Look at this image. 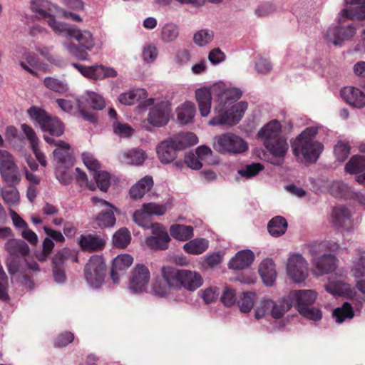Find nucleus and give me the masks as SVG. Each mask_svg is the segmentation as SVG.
Wrapping results in <instances>:
<instances>
[{"instance_id": "nucleus-1", "label": "nucleus", "mask_w": 365, "mask_h": 365, "mask_svg": "<svg viewBox=\"0 0 365 365\" xmlns=\"http://www.w3.org/2000/svg\"><path fill=\"white\" fill-rule=\"evenodd\" d=\"M213 91L219 97L217 105L214 108V116L209 120L210 125L237 124L248 108L246 101H237L242 92L237 88L227 87L222 82L213 85Z\"/></svg>"}, {"instance_id": "nucleus-2", "label": "nucleus", "mask_w": 365, "mask_h": 365, "mask_svg": "<svg viewBox=\"0 0 365 365\" xmlns=\"http://www.w3.org/2000/svg\"><path fill=\"white\" fill-rule=\"evenodd\" d=\"M317 133V126L302 131L292 144L293 154L305 162L315 163L324 150L323 144L315 139Z\"/></svg>"}, {"instance_id": "nucleus-3", "label": "nucleus", "mask_w": 365, "mask_h": 365, "mask_svg": "<svg viewBox=\"0 0 365 365\" xmlns=\"http://www.w3.org/2000/svg\"><path fill=\"white\" fill-rule=\"evenodd\" d=\"M58 34H65L68 38L76 40L78 44L66 41L63 43L65 49L72 56L81 60L87 59L88 54L85 51H91L94 46V38L92 34L87 30H81L68 24L63 23Z\"/></svg>"}, {"instance_id": "nucleus-4", "label": "nucleus", "mask_w": 365, "mask_h": 365, "mask_svg": "<svg viewBox=\"0 0 365 365\" xmlns=\"http://www.w3.org/2000/svg\"><path fill=\"white\" fill-rule=\"evenodd\" d=\"M145 106H153L148 115L147 121H143L141 126L146 130H150V127L148 123L155 127H163L169 121V113L170 110V103L166 99L148 98L145 101Z\"/></svg>"}, {"instance_id": "nucleus-5", "label": "nucleus", "mask_w": 365, "mask_h": 365, "mask_svg": "<svg viewBox=\"0 0 365 365\" xmlns=\"http://www.w3.org/2000/svg\"><path fill=\"white\" fill-rule=\"evenodd\" d=\"M107 269L102 257L92 256L84 268L85 279L90 288L97 289L105 282Z\"/></svg>"}, {"instance_id": "nucleus-6", "label": "nucleus", "mask_w": 365, "mask_h": 365, "mask_svg": "<svg viewBox=\"0 0 365 365\" xmlns=\"http://www.w3.org/2000/svg\"><path fill=\"white\" fill-rule=\"evenodd\" d=\"M31 9L38 19L45 20L55 33L61 29L63 23L56 20L61 11L58 6L48 0H34L31 4Z\"/></svg>"}, {"instance_id": "nucleus-7", "label": "nucleus", "mask_w": 365, "mask_h": 365, "mask_svg": "<svg viewBox=\"0 0 365 365\" xmlns=\"http://www.w3.org/2000/svg\"><path fill=\"white\" fill-rule=\"evenodd\" d=\"M213 148L222 154L235 155L247 151L248 145L240 136L232 133H227L215 138Z\"/></svg>"}, {"instance_id": "nucleus-8", "label": "nucleus", "mask_w": 365, "mask_h": 365, "mask_svg": "<svg viewBox=\"0 0 365 365\" xmlns=\"http://www.w3.org/2000/svg\"><path fill=\"white\" fill-rule=\"evenodd\" d=\"M28 113L32 120L38 123L43 132H48L51 135L60 136L63 133V123L56 118L51 117L44 110L31 107Z\"/></svg>"}, {"instance_id": "nucleus-9", "label": "nucleus", "mask_w": 365, "mask_h": 365, "mask_svg": "<svg viewBox=\"0 0 365 365\" xmlns=\"http://www.w3.org/2000/svg\"><path fill=\"white\" fill-rule=\"evenodd\" d=\"M286 273L294 283L304 282L309 276L307 260L299 253L290 254L287 260Z\"/></svg>"}, {"instance_id": "nucleus-10", "label": "nucleus", "mask_w": 365, "mask_h": 365, "mask_svg": "<svg viewBox=\"0 0 365 365\" xmlns=\"http://www.w3.org/2000/svg\"><path fill=\"white\" fill-rule=\"evenodd\" d=\"M0 174L2 180L10 186L21 181V173L14 156L7 150L0 149Z\"/></svg>"}, {"instance_id": "nucleus-11", "label": "nucleus", "mask_w": 365, "mask_h": 365, "mask_svg": "<svg viewBox=\"0 0 365 365\" xmlns=\"http://www.w3.org/2000/svg\"><path fill=\"white\" fill-rule=\"evenodd\" d=\"M78 110L82 117L91 123L96 121V117L91 113L86 112L87 108L102 110L106 106L104 98L98 93L87 91L77 99Z\"/></svg>"}, {"instance_id": "nucleus-12", "label": "nucleus", "mask_w": 365, "mask_h": 365, "mask_svg": "<svg viewBox=\"0 0 365 365\" xmlns=\"http://www.w3.org/2000/svg\"><path fill=\"white\" fill-rule=\"evenodd\" d=\"M91 201L96 209H102L94 218L95 227L106 228L114 226L116 221L114 210L116 211L117 209L108 201L97 197H91Z\"/></svg>"}, {"instance_id": "nucleus-13", "label": "nucleus", "mask_w": 365, "mask_h": 365, "mask_svg": "<svg viewBox=\"0 0 365 365\" xmlns=\"http://www.w3.org/2000/svg\"><path fill=\"white\" fill-rule=\"evenodd\" d=\"M150 272L144 264H138L133 269L128 284V290L133 294L149 292Z\"/></svg>"}, {"instance_id": "nucleus-14", "label": "nucleus", "mask_w": 365, "mask_h": 365, "mask_svg": "<svg viewBox=\"0 0 365 365\" xmlns=\"http://www.w3.org/2000/svg\"><path fill=\"white\" fill-rule=\"evenodd\" d=\"M339 23L348 20H365V0H343L342 8L336 14Z\"/></svg>"}, {"instance_id": "nucleus-15", "label": "nucleus", "mask_w": 365, "mask_h": 365, "mask_svg": "<svg viewBox=\"0 0 365 365\" xmlns=\"http://www.w3.org/2000/svg\"><path fill=\"white\" fill-rule=\"evenodd\" d=\"M312 265V274L320 277L334 271L339 259L331 254L322 253L320 255H310Z\"/></svg>"}, {"instance_id": "nucleus-16", "label": "nucleus", "mask_w": 365, "mask_h": 365, "mask_svg": "<svg viewBox=\"0 0 365 365\" xmlns=\"http://www.w3.org/2000/svg\"><path fill=\"white\" fill-rule=\"evenodd\" d=\"M325 289L327 292L335 296H343L349 299H353L357 295L354 287L345 282L341 276L337 274H333L329 277L327 284L325 285Z\"/></svg>"}, {"instance_id": "nucleus-17", "label": "nucleus", "mask_w": 365, "mask_h": 365, "mask_svg": "<svg viewBox=\"0 0 365 365\" xmlns=\"http://www.w3.org/2000/svg\"><path fill=\"white\" fill-rule=\"evenodd\" d=\"M150 229L152 235L146 237V245L151 249H167L170 238L166 228L163 225L155 222L150 226Z\"/></svg>"}, {"instance_id": "nucleus-18", "label": "nucleus", "mask_w": 365, "mask_h": 365, "mask_svg": "<svg viewBox=\"0 0 365 365\" xmlns=\"http://www.w3.org/2000/svg\"><path fill=\"white\" fill-rule=\"evenodd\" d=\"M271 157L269 162L274 165L280 166L284 164L289 145L284 137L268 142L264 145Z\"/></svg>"}, {"instance_id": "nucleus-19", "label": "nucleus", "mask_w": 365, "mask_h": 365, "mask_svg": "<svg viewBox=\"0 0 365 365\" xmlns=\"http://www.w3.org/2000/svg\"><path fill=\"white\" fill-rule=\"evenodd\" d=\"M73 66L76 68L83 76L93 79L115 78L118 75V72L113 68L104 66L103 65L87 67L73 63Z\"/></svg>"}, {"instance_id": "nucleus-20", "label": "nucleus", "mask_w": 365, "mask_h": 365, "mask_svg": "<svg viewBox=\"0 0 365 365\" xmlns=\"http://www.w3.org/2000/svg\"><path fill=\"white\" fill-rule=\"evenodd\" d=\"M289 302H292V306L294 305L298 312L301 309H304L311 306L317 299V293L312 289L294 290L287 295Z\"/></svg>"}, {"instance_id": "nucleus-21", "label": "nucleus", "mask_w": 365, "mask_h": 365, "mask_svg": "<svg viewBox=\"0 0 365 365\" xmlns=\"http://www.w3.org/2000/svg\"><path fill=\"white\" fill-rule=\"evenodd\" d=\"M351 216V212L347 207L338 205L333 208L331 221L336 227L349 232L354 228Z\"/></svg>"}, {"instance_id": "nucleus-22", "label": "nucleus", "mask_w": 365, "mask_h": 365, "mask_svg": "<svg viewBox=\"0 0 365 365\" xmlns=\"http://www.w3.org/2000/svg\"><path fill=\"white\" fill-rule=\"evenodd\" d=\"M340 96L352 108L361 109L365 107V93L354 86H346L341 89Z\"/></svg>"}, {"instance_id": "nucleus-23", "label": "nucleus", "mask_w": 365, "mask_h": 365, "mask_svg": "<svg viewBox=\"0 0 365 365\" xmlns=\"http://www.w3.org/2000/svg\"><path fill=\"white\" fill-rule=\"evenodd\" d=\"M178 150L171 138L161 141L155 148L157 157L163 165L173 163L177 158Z\"/></svg>"}, {"instance_id": "nucleus-24", "label": "nucleus", "mask_w": 365, "mask_h": 365, "mask_svg": "<svg viewBox=\"0 0 365 365\" xmlns=\"http://www.w3.org/2000/svg\"><path fill=\"white\" fill-rule=\"evenodd\" d=\"M212 88L213 86L211 88L202 87L195 91V99L202 117H207L210 113L212 93L217 95Z\"/></svg>"}, {"instance_id": "nucleus-25", "label": "nucleus", "mask_w": 365, "mask_h": 365, "mask_svg": "<svg viewBox=\"0 0 365 365\" xmlns=\"http://www.w3.org/2000/svg\"><path fill=\"white\" fill-rule=\"evenodd\" d=\"M257 136L263 143V145L282 138L280 123L277 120H272L260 128L258 131Z\"/></svg>"}, {"instance_id": "nucleus-26", "label": "nucleus", "mask_w": 365, "mask_h": 365, "mask_svg": "<svg viewBox=\"0 0 365 365\" xmlns=\"http://www.w3.org/2000/svg\"><path fill=\"white\" fill-rule=\"evenodd\" d=\"M78 244L84 251L98 252L105 247L106 240L98 235H81L78 238Z\"/></svg>"}, {"instance_id": "nucleus-27", "label": "nucleus", "mask_w": 365, "mask_h": 365, "mask_svg": "<svg viewBox=\"0 0 365 365\" xmlns=\"http://www.w3.org/2000/svg\"><path fill=\"white\" fill-rule=\"evenodd\" d=\"M255 260V254L250 250L239 251L229 262L230 269L239 270L250 266Z\"/></svg>"}, {"instance_id": "nucleus-28", "label": "nucleus", "mask_w": 365, "mask_h": 365, "mask_svg": "<svg viewBox=\"0 0 365 365\" xmlns=\"http://www.w3.org/2000/svg\"><path fill=\"white\" fill-rule=\"evenodd\" d=\"M321 192H328L336 197L348 196L349 187L342 182H331L328 180H321L318 182Z\"/></svg>"}, {"instance_id": "nucleus-29", "label": "nucleus", "mask_w": 365, "mask_h": 365, "mask_svg": "<svg viewBox=\"0 0 365 365\" xmlns=\"http://www.w3.org/2000/svg\"><path fill=\"white\" fill-rule=\"evenodd\" d=\"M21 127L26 138L30 143L31 149L35 154L36 159L42 166H46V156L38 148L39 139L35 131L27 124H21Z\"/></svg>"}, {"instance_id": "nucleus-30", "label": "nucleus", "mask_w": 365, "mask_h": 365, "mask_svg": "<svg viewBox=\"0 0 365 365\" xmlns=\"http://www.w3.org/2000/svg\"><path fill=\"white\" fill-rule=\"evenodd\" d=\"M153 186V178L150 175H146L131 186L129 190L130 197L135 200H140L150 190Z\"/></svg>"}, {"instance_id": "nucleus-31", "label": "nucleus", "mask_w": 365, "mask_h": 365, "mask_svg": "<svg viewBox=\"0 0 365 365\" xmlns=\"http://www.w3.org/2000/svg\"><path fill=\"white\" fill-rule=\"evenodd\" d=\"M161 275L170 290L182 289L181 269L172 267H163L161 269Z\"/></svg>"}, {"instance_id": "nucleus-32", "label": "nucleus", "mask_w": 365, "mask_h": 365, "mask_svg": "<svg viewBox=\"0 0 365 365\" xmlns=\"http://www.w3.org/2000/svg\"><path fill=\"white\" fill-rule=\"evenodd\" d=\"M202 278L198 272L188 269H181L182 288L188 291H195L202 286Z\"/></svg>"}, {"instance_id": "nucleus-33", "label": "nucleus", "mask_w": 365, "mask_h": 365, "mask_svg": "<svg viewBox=\"0 0 365 365\" xmlns=\"http://www.w3.org/2000/svg\"><path fill=\"white\" fill-rule=\"evenodd\" d=\"M259 273L266 286H272L276 280L277 272L272 259H265L259 265Z\"/></svg>"}, {"instance_id": "nucleus-34", "label": "nucleus", "mask_w": 365, "mask_h": 365, "mask_svg": "<svg viewBox=\"0 0 365 365\" xmlns=\"http://www.w3.org/2000/svg\"><path fill=\"white\" fill-rule=\"evenodd\" d=\"M178 121L183 125H187L193 122L196 113L195 104L191 101H185L176 108Z\"/></svg>"}, {"instance_id": "nucleus-35", "label": "nucleus", "mask_w": 365, "mask_h": 365, "mask_svg": "<svg viewBox=\"0 0 365 365\" xmlns=\"http://www.w3.org/2000/svg\"><path fill=\"white\" fill-rule=\"evenodd\" d=\"M43 139L46 143L57 147V148L53 150V158L58 161V163L65 162L70 158L68 151L71 146L68 143L60 140H56L46 135H43Z\"/></svg>"}, {"instance_id": "nucleus-36", "label": "nucleus", "mask_w": 365, "mask_h": 365, "mask_svg": "<svg viewBox=\"0 0 365 365\" xmlns=\"http://www.w3.org/2000/svg\"><path fill=\"white\" fill-rule=\"evenodd\" d=\"M209 245V240L205 238H195L186 242L183 245V250L188 254L200 255L207 250Z\"/></svg>"}, {"instance_id": "nucleus-37", "label": "nucleus", "mask_w": 365, "mask_h": 365, "mask_svg": "<svg viewBox=\"0 0 365 365\" xmlns=\"http://www.w3.org/2000/svg\"><path fill=\"white\" fill-rule=\"evenodd\" d=\"M146 158L145 153L140 149H132L123 152L120 155L123 163L134 165H142Z\"/></svg>"}, {"instance_id": "nucleus-38", "label": "nucleus", "mask_w": 365, "mask_h": 365, "mask_svg": "<svg viewBox=\"0 0 365 365\" xmlns=\"http://www.w3.org/2000/svg\"><path fill=\"white\" fill-rule=\"evenodd\" d=\"M5 250L11 256H25L29 252L28 245L23 240L12 237L5 243Z\"/></svg>"}, {"instance_id": "nucleus-39", "label": "nucleus", "mask_w": 365, "mask_h": 365, "mask_svg": "<svg viewBox=\"0 0 365 365\" xmlns=\"http://www.w3.org/2000/svg\"><path fill=\"white\" fill-rule=\"evenodd\" d=\"M170 233L173 238L178 241H187L194 235L193 227L182 224H173L170 227Z\"/></svg>"}, {"instance_id": "nucleus-40", "label": "nucleus", "mask_w": 365, "mask_h": 365, "mask_svg": "<svg viewBox=\"0 0 365 365\" xmlns=\"http://www.w3.org/2000/svg\"><path fill=\"white\" fill-rule=\"evenodd\" d=\"M147 97V91L143 88H135L121 93L118 96L120 103L131 106Z\"/></svg>"}, {"instance_id": "nucleus-41", "label": "nucleus", "mask_w": 365, "mask_h": 365, "mask_svg": "<svg viewBox=\"0 0 365 365\" xmlns=\"http://www.w3.org/2000/svg\"><path fill=\"white\" fill-rule=\"evenodd\" d=\"M171 138L178 150L195 145L198 143L197 135L190 132L179 133Z\"/></svg>"}, {"instance_id": "nucleus-42", "label": "nucleus", "mask_w": 365, "mask_h": 365, "mask_svg": "<svg viewBox=\"0 0 365 365\" xmlns=\"http://www.w3.org/2000/svg\"><path fill=\"white\" fill-rule=\"evenodd\" d=\"M340 249L338 242L328 240L320 243H313L309 247V255H320L326 252H336Z\"/></svg>"}, {"instance_id": "nucleus-43", "label": "nucleus", "mask_w": 365, "mask_h": 365, "mask_svg": "<svg viewBox=\"0 0 365 365\" xmlns=\"http://www.w3.org/2000/svg\"><path fill=\"white\" fill-rule=\"evenodd\" d=\"M287 228V222L282 216H276L273 217L267 225L269 233L274 237H278L284 235Z\"/></svg>"}, {"instance_id": "nucleus-44", "label": "nucleus", "mask_w": 365, "mask_h": 365, "mask_svg": "<svg viewBox=\"0 0 365 365\" xmlns=\"http://www.w3.org/2000/svg\"><path fill=\"white\" fill-rule=\"evenodd\" d=\"M271 304L270 316L274 319L282 318L292 307V302L287 297L278 302L272 299Z\"/></svg>"}, {"instance_id": "nucleus-45", "label": "nucleus", "mask_w": 365, "mask_h": 365, "mask_svg": "<svg viewBox=\"0 0 365 365\" xmlns=\"http://www.w3.org/2000/svg\"><path fill=\"white\" fill-rule=\"evenodd\" d=\"M332 315L336 323L341 324L346 320L353 319L354 312L351 305L348 302H345L341 307L336 308Z\"/></svg>"}, {"instance_id": "nucleus-46", "label": "nucleus", "mask_w": 365, "mask_h": 365, "mask_svg": "<svg viewBox=\"0 0 365 365\" xmlns=\"http://www.w3.org/2000/svg\"><path fill=\"white\" fill-rule=\"evenodd\" d=\"M263 169L264 166L259 163L246 165L237 170L238 176L235 178V180L240 182V178L250 179L256 176Z\"/></svg>"}, {"instance_id": "nucleus-47", "label": "nucleus", "mask_w": 365, "mask_h": 365, "mask_svg": "<svg viewBox=\"0 0 365 365\" xmlns=\"http://www.w3.org/2000/svg\"><path fill=\"white\" fill-rule=\"evenodd\" d=\"M336 21H337L336 19ZM339 24H344L339 23ZM346 21H344L345 23ZM338 26L339 38L340 41V47H341L346 41L351 40L356 35L357 28L353 24H350L346 26L336 25Z\"/></svg>"}, {"instance_id": "nucleus-48", "label": "nucleus", "mask_w": 365, "mask_h": 365, "mask_svg": "<svg viewBox=\"0 0 365 365\" xmlns=\"http://www.w3.org/2000/svg\"><path fill=\"white\" fill-rule=\"evenodd\" d=\"M71 259L73 262H78V252L76 250L68 248H63L56 252L53 258V264L62 265L66 260Z\"/></svg>"}, {"instance_id": "nucleus-49", "label": "nucleus", "mask_w": 365, "mask_h": 365, "mask_svg": "<svg viewBox=\"0 0 365 365\" xmlns=\"http://www.w3.org/2000/svg\"><path fill=\"white\" fill-rule=\"evenodd\" d=\"M365 170V157L354 155L345 165V172L349 174L360 173Z\"/></svg>"}, {"instance_id": "nucleus-50", "label": "nucleus", "mask_w": 365, "mask_h": 365, "mask_svg": "<svg viewBox=\"0 0 365 365\" xmlns=\"http://www.w3.org/2000/svg\"><path fill=\"white\" fill-rule=\"evenodd\" d=\"M145 209L150 213V216L163 215L168 210H170L173 207L171 200H168L164 204H158L155 202H148L143 204Z\"/></svg>"}, {"instance_id": "nucleus-51", "label": "nucleus", "mask_w": 365, "mask_h": 365, "mask_svg": "<svg viewBox=\"0 0 365 365\" xmlns=\"http://www.w3.org/2000/svg\"><path fill=\"white\" fill-rule=\"evenodd\" d=\"M350 274L354 279L365 277V255L354 258L350 266Z\"/></svg>"}, {"instance_id": "nucleus-52", "label": "nucleus", "mask_w": 365, "mask_h": 365, "mask_svg": "<svg viewBox=\"0 0 365 365\" xmlns=\"http://www.w3.org/2000/svg\"><path fill=\"white\" fill-rule=\"evenodd\" d=\"M131 236L127 228L123 227L118 230L113 236V243L115 247L119 248L126 247L130 242Z\"/></svg>"}, {"instance_id": "nucleus-53", "label": "nucleus", "mask_w": 365, "mask_h": 365, "mask_svg": "<svg viewBox=\"0 0 365 365\" xmlns=\"http://www.w3.org/2000/svg\"><path fill=\"white\" fill-rule=\"evenodd\" d=\"M255 299L256 295L254 292H243L237 302L240 310L243 313L250 312L253 308Z\"/></svg>"}, {"instance_id": "nucleus-54", "label": "nucleus", "mask_w": 365, "mask_h": 365, "mask_svg": "<svg viewBox=\"0 0 365 365\" xmlns=\"http://www.w3.org/2000/svg\"><path fill=\"white\" fill-rule=\"evenodd\" d=\"M224 252L218 251L205 256L201 263L204 269H213L220 264L223 260Z\"/></svg>"}, {"instance_id": "nucleus-55", "label": "nucleus", "mask_w": 365, "mask_h": 365, "mask_svg": "<svg viewBox=\"0 0 365 365\" xmlns=\"http://www.w3.org/2000/svg\"><path fill=\"white\" fill-rule=\"evenodd\" d=\"M339 36L338 26L336 25L329 26L323 34V39L329 46L340 47Z\"/></svg>"}, {"instance_id": "nucleus-56", "label": "nucleus", "mask_w": 365, "mask_h": 365, "mask_svg": "<svg viewBox=\"0 0 365 365\" xmlns=\"http://www.w3.org/2000/svg\"><path fill=\"white\" fill-rule=\"evenodd\" d=\"M19 65L24 70L32 75L36 76L37 74L34 68L38 66V58L34 54L26 53L22 59L19 60Z\"/></svg>"}, {"instance_id": "nucleus-57", "label": "nucleus", "mask_w": 365, "mask_h": 365, "mask_svg": "<svg viewBox=\"0 0 365 365\" xmlns=\"http://www.w3.org/2000/svg\"><path fill=\"white\" fill-rule=\"evenodd\" d=\"M93 178L96 181V188L103 192H106L110 185V175L106 171L97 170L93 172Z\"/></svg>"}, {"instance_id": "nucleus-58", "label": "nucleus", "mask_w": 365, "mask_h": 365, "mask_svg": "<svg viewBox=\"0 0 365 365\" xmlns=\"http://www.w3.org/2000/svg\"><path fill=\"white\" fill-rule=\"evenodd\" d=\"M44 86L56 93H63L68 91L67 84L58 79L52 77H46L43 80Z\"/></svg>"}, {"instance_id": "nucleus-59", "label": "nucleus", "mask_w": 365, "mask_h": 365, "mask_svg": "<svg viewBox=\"0 0 365 365\" xmlns=\"http://www.w3.org/2000/svg\"><path fill=\"white\" fill-rule=\"evenodd\" d=\"M148 293L158 297H170L171 294L167 284H163L158 279L154 280L151 285H149V292Z\"/></svg>"}, {"instance_id": "nucleus-60", "label": "nucleus", "mask_w": 365, "mask_h": 365, "mask_svg": "<svg viewBox=\"0 0 365 365\" xmlns=\"http://www.w3.org/2000/svg\"><path fill=\"white\" fill-rule=\"evenodd\" d=\"M76 180L78 186L83 189H88L91 191L96 190V185L88 178L86 173L81 168H76Z\"/></svg>"}, {"instance_id": "nucleus-61", "label": "nucleus", "mask_w": 365, "mask_h": 365, "mask_svg": "<svg viewBox=\"0 0 365 365\" xmlns=\"http://www.w3.org/2000/svg\"><path fill=\"white\" fill-rule=\"evenodd\" d=\"M179 35L178 28L173 24H165L161 30V39L165 43L174 41Z\"/></svg>"}, {"instance_id": "nucleus-62", "label": "nucleus", "mask_w": 365, "mask_h": 365, "mask_svg": "<svg viewBox=\"0 0 365 365\" xmlns=\"http://www.w3.org/2000/svg\"><path fill=\"white\" fill-rule=\"evenodd\" d=\"M214 38V33L209 29H202L197 31L193 36L195 44L199 46H205L210 43Z\"/></svg>"}, {"instance_id": "nucleus-63", "label": "nucleus", "mask_w": 365, "mask_h": 365, "mask_svg": "<svg viewBox=\"0 0 365 365\" xmlns=\"http://www.w3.org/2000/svg\"><path fill=\"white\" fill-rule=\"evenodd\" d=\"M133 221L142 227H149V222L151 220V216L148 211L145 209L144 205L140 210H136L133 215Z\"/></svg>"}, {"instance_id": "nucleus-64", "label": "nucleus", "mask_w": 365, "mask_h": 365, "mask_svg": "<svg viewBox=\"0 0 365 365\" xmlns=\"http://www.w3.org/2000/svg\"><path fill=\"white\" fill-rule=\"evenodd\" d=\"M133 262V258L128 254L118 255L113 262V269L118 271H123L128 269Z\"/></svg>"}]
</instances>
